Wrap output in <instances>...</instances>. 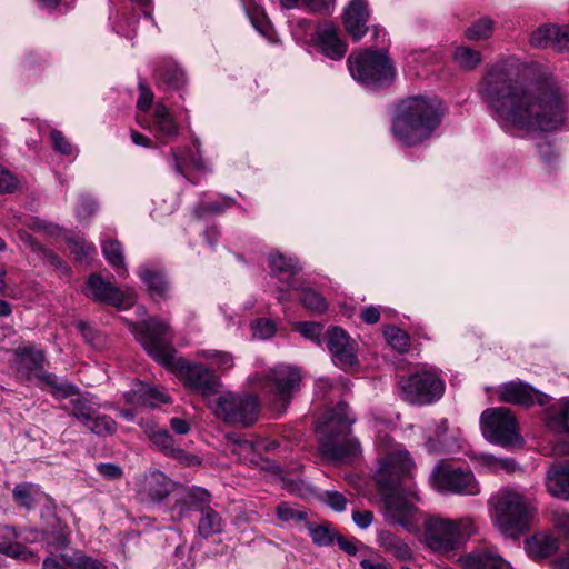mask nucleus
<instances>
[{
    "label": "nucleus",
    "mask_w": 569,
    "mask_h": 569,
    "mask_svg": "<svg viewBox=\"0 0 569 569\" xmlns=\"http://www.w3.org/2000/svg\"><path fill=\"white\" fill-rule=\"evenodd\" d=\"M479 96L497 117L527 131H553L566 120V103L553 78L519 82L503 67H492L482 78Z\"/></svg>",
    "instance_id": "1"
},
{
    "label": "nucleus",
    "mask_w": 569,
    "mask_h": 569,
    "mask_svg": "<svg viewBox=\"0 0 569 569\" xmlns=\"http://www.w3.org/2000/svg\"><path fill=\"white\" fill-rule=\"evenodd\" d=\"M131 331L147 353L161 366L173 372L184 386L202 396L209 406L213 396V373L200 365L176 357L171 345L170 326L156 317L132 325Z\"/></svg>",
    "instance_id": "2"
},
{
    "label": "nucleus",
    "mask_w": 569,
    "mask_h": 569,
    "mask_svg": "<svg viewBox=\"0 0 569 569\" xmlns=\"http://www.w3.org/2000/svg\"><path fill=\"white\" fill-rule=\"evenodd\" d=\"M413 466L409 453L397 450L386 455L376 472L378 491L383 502V515L391 525H399L409 529L413 523L417 511L415 492L407 490L401 485V478Z\"/></svg>",
    "instance_id": "3"
},
{
    "label": "nucleus",
    "mask_w": 569,
    "mask_h": 569,
    "mask_svg": "<svg viewBox=\"0 0 569 569\" xmlns=\"http://www.w3.org/2000/svg\"><path fill=\"white\" fill-rule=\"evenodd\" d=\"M441 103L423 97H411L398 106L392 130L406 146L418 144L428 139L440 123Z\"/></svg>",
    "instance_id": "4"
},
{
    "label": "nucleus",
    "mask_w": 569,
    "mask_h": 569,
    "mask_svg": "<svg viewBox=\"0 0 569 569\" xmlns=\"http://www.w3.org/2000/svg\"><path fill=\"white\" fill-rule=\"evenodd\" d=\"M356 416L345 401L338 402L326 415L325 421L318 428L319 450L332 461L352 459L360 452V443L351 437Z\"/></svg>",
    "instance_id": "5"
},
{
    "label": "nucleus",
    "mask_w": 569,
    "mask_h": 569,
    "mask_svg": "<svg viewBox=\"0 0 569 569\" xmlns=\"http://www.w3.org/2000/svg\"><path fill=\"white\" fill-rule=\"evenodd\" d=\"M490 502L496 526L510 538H518L528 531L537 513L533 496L513 487L500 489Z\"/></svg>",
    "instance_id": "6"
},
{
    "label": "nucleus",
    "mask_w": 569,
    "mask_h": 569,
    "mask_svg": "<svg viewBox=\"0 0 569 569\" xmlns=\"http://www.w3.org/2000/svg\"><path fill=\"white\" fill-rule=\"evenodd\" d=\"M251 380L259 385L269 398L270 408L281 413L300 389L301 372L295 366L279 365L270 369L268 373H256Z\"/></svg>",
    "instance_id": "7"
},
{
    "label": "nucleus",
    "mask_w": 569,
    "mask_h": 569,
    "mask_svg": "<svg viewBox=\"0 0 569 569\" xmlns=\"http://www.w3.org/2000/svg\"><path fill=\"white\" fill-rule=\"evenodd\" d=\"M348 66L352 78L371 89L391 84L396 76L393 63L386 51L351 53Z\"/></svg>",
    "instance_id": "8"
},
{
    "label": "nucleus",
    "mask_w": 569,
    "mask_h": 569,
    "mask_svg": "<svg viewBox=\"0 0 569 569\" xmlns=\"http://www.w3.org/2000/svg\"><path fill=\"white\" fill-rule=\"evenodd\" d=\"M471 530L470 519L431 518L426 525L425 539L432 550L449 553L462 545L470 536Z\"/></svg>",
    "instance_id": "9"
},
{
    "label": "nucleus",
    "mask_w": 569,
    "mask_h": 569,
    "mask_svg": "<svg viewBox=\"0 0 569 569\" xmlns=\"http://www.w3.org/2000/svg\"><path fill=\"white\" fill-rule=\"evenodd\" d=\"M220 385L216 380V416L230 425L249 427L259 417L260 402L256 395H233L230 391H218Z\"/></svg>",
    "instance_id": "10"
},
{
    "label": "nucleus",
    "mask_w": 569,
    "mask_h": 569,
    "mask_svg": "<svg viewBox=\"0 0 569 569\" xmlns=\"http://www.w3.org/2000/svg\"><path fill=\"white\" fill-rule=\"evenodd\" d=\"M480 422L485 438L492 443L512 447L522 442L516 417L508 408L499 407L485 410Z\"/></svg>",
    "instance_id": "11"
},
{
    "label": "nucleus",
    "mask_w": 569,
    "mask_h": 569,
    "mask_svg": "<svg viewBox=\"0 0 569 569\" xmlns=\"http://www.w3.org/2000/svg\"><path fill=\"white\" fill-rule=\"evenodd\" d=\"M399 386L407 402L428 406L438 401L445 392V381L433 371L422 370L401 377Z\"/></svg>",
    "instance_id": "12"
},
{
    "label": "nucleus",
    "mask_w": 569,
    "mask_h": 569,
    "mask_svg": "<svg viewBox=\"0 0 569 569\" xmlns=\"http://www.w3.org/2000/svg\"><path fill=\"white\" fill-rule=\"evenodd\" d=\"M431 478L438 491L461 496H477L480 493V485L473 472L468 468H455L441 463L433 469Z\"/></svg>",
    "instance_id": "13"
},
{
    "label": "nucleus",
    "mask_w": 569,
    "mask_h": 569,
    "mask_svg": "<svg viewBox=\"0 0 569 569\" xmlns=\"http://www.w3.org/2000/svg\"><path fill=\"white\" fill-rule=\"evenodd\" d=\"M137 120L142 128L148 129L162 144L169 143L180 133L176 119L162 102L156 103L150 117L147 114H139Z\"/></svg>",
    "instance_id": "14"
},
{
    "label": "nucleus",
    "mask_w": 569,
    "mask_h": 569,
    "mask_svg": "<svg viewBox=\"0 0 569 569\" xmlns=\"http://www.w3.org/2000/svg\"><path fill=\"white\" fill-rule=\"evenodd\" d=\"M326 339L335 365L347 370L358 363L355 342L347 331L340 327H330L327 330Z\"/></svg>",
    "instance_id": "15"
},
{
    "label": "nucleus",
    "mask_w": 569,
    "mask_h": 569,
    "mask_svg": "<svg viewBox=\"0 0 569 569\" xmlns=\"http://www.w3.org/2000/svg\"><path fill=\"white\" fill-rule=\"evenodd\" d=\"M87 286V295L100 302L112 305L119 309H128L134 303L133 292L120 291L99 274L90 276Z\"/></svg>",
    "instance_id": "16"
},
{
    "label": "nucleus",
    "mask_w": 569,
    "mask_h": 569,
    "mask_svg": "<svg viewBox=\"0 0 569 569\" xmlns=\"http://www.w3.org/2000/svg\"><path fill=\"white\" fill-rule=\"evenodd\" d=\"M498 397L501 401L530 407L537 401L540 405H546L548 396L535 390L528 383L522 381H510L501 385L498 388Z\"/></svg>",
    "instance_id": "17"
},
{
    "label": "nucleus",
    "mask_w": 569,
    "mask_h": 569,
    "mask_svg": "<svg viewBox=\"0 0 569 569\" xmlns=\"http://www.w3.org/2000/svg\"><path fill=\"white\" fill-rule=\"evenodd\" d=\"M369 11L365 0H352L345 9L343 24L355 41H359L367 32Z\"/></svg>",
    "instance_id": "18"
},
{
    "label": "nucleus",
    "mask_w": 569,
    "mask_h": 569,
    "mask_svg": "<svg viewBox=\"0 0 569 569\" xmlns=\"http://www.w3.org/2000/svg\"><path fill=\"white\" fill-rule=\"evenodd\" d=\"M457 562L463 569H513L508 561L489 550H477L460 556Z\"/></svg>",
    "instance_id": "19"
},
{
    "label": "nucleus",
    "mask_w": 569,
    "mask_h": 569,
    "mask_svg": "<svg viewBox=\"0 0 569 569\" xmlns=\"http://www.w3.org/2000/svg\"><path fill=\"white\" fill-rule=\"evenodd\" d=\"M317 46L321 52L332 60H340L347 51V44L339 37L338 29L325 24L317 30Z\"/></svg>",
    "instance_id": "20"
},
{
    "label": "nucleus",
    "mask_w": 569,
    "mask_h": 569,
    "mask_svg": "<svg viewBox=\"0 0 569 569\" xmlns=\"http://www.w3.org/2000/svg\"><path fill=\"white\" fill-rule=\"evenodd\" d=\"M525 548L533 560H541L555 555L559 548L558 539L548 532H537L525 540Z\"/></svg>",
    "instance_id": "21"
},
{
    "label": "nucleus",
    "mask_w": 569,
    "mask_h": 569,
    "mask_svg": "<svg viewBox=\"0 0 569 569\" xmlns=\"http://www.w3.org/2000/svg\"><path fill=\"white\" fill-rule=\"evenodd\" d=\"M290 289L301 291L300 301L305 308L319 313L325 312L327 310L328 303L319 292L307 287H299L296 284V281H290L286 287L278 288L280 292L278 300L280 302L289 300L288 292Z\"/></svg>",
    "instance_id": "22"
},
{
    "label": "nucleus",
    "mask_w": 569,
    "mask_h": 569,
    "mask_svg": "<svg viewBox=\"0 0 569 569\" xmlns=\"http://www.w3.org/2000/svg\"><path fill=\"white\" fill-rule=\"evenodd\" d=\"M170 479L161 471L154 470L147 473L140 485L141 491L152 500H162L171 491Z\"/></svg>",
    "instance_id": "23"
},
{
    "label": "nucleus",
    "mask_w": 569,
    "mask_h": 569,
    "mask_svg": "<svg viewBox=\"0 0 569 569\" xmlns=\"http://www.w3.org/2000/svg\"><path fill=\"white\" fill-rule=\"evenodd\" d=\"M140 426L153 447L166 457H169L177 448L173 437L167 429L158 428L151 420H141Z\"/></svg>",
    "instance_id": "24"
},
{
    "label": "nucleus",
    "mask_w": 569,
    "mask_h": 569,
    "mask_svg": "<svg viewBox=\"0 0 569 569\" xmlns=\"http://www.w3.org/2000/svg\"><path fill=\"white\" fill-rule=\"evenodd\" d=\"M546 487L553 497L569 499V465L550 468L546 475Z\"/></svg>",
    "instance_id": "25"
},
{
    "label": "nucleus",
    "mask_w": 569,
    "mask_h": 569,
    "mask_svg": "<svg viewBox=\"0 0 569 569\" xmlns=\"http://www.w3.org/2000/svg\"><path fill=\"white\" fill-rule=\"evenodd\" d=\"M379 547L396 557L399 560H409L411 558L410 547L399 537L388 530H381L378 533Z\"/></svg>",
    "instance_id": "26"
},
{
    "label": "nucleus",
    "mask_w": 569,
    "mask_h": 569,
    "mask_svg": "<svg viewBox=\"0 0 569 569\" xmlns=\"http://www.w3.org/2000/svg\"><path fill=\"white\" fill-rule=\"evenodd\" d=\"M59 558L67 567L72 569H108L104 562L78 549H73L70 552H61Z\"/></svg>",
    "instance_id": "27"
},
{
    "label": "nucleus",
    "mask_w": 569,
    "mask_h": 569,
    "mask_svg": "<svg viewBox=\"0 0 569 569\" xmlns=\"http://www.w3.org/2000/svg\"><path fill=\"white\" fill-rule=\"evenodd\" d=\"M169 398L154 387L139 382L132 390L131 402L138 405L156 406L158 402H168Z\"/></svg>",
    "instance_id": "28"
},
{
    "label": "nucleus",
    "mask_w": 569,
    "mask_h": 569,
    "mask_svg": "<svg viewBox=\"0 0 569 569\" xmlns=\"http://www.w3.org/2000/svg\"><path fill=\"white\" fill-rule=\"evenodd\" d=\"M139 276L152 295L163 297L169 289V284L161 270H153L149 267H141L139 270Z\"/></svg>",
    "instance_id": "29"
},
{
    "label": "nucleus",
    "mask_w": 569,
    "mask_h": 569,
    "mask_svg": "<svg viewBox=\"0 0 569 569\" xmlns=\"http://www.w3.org/2000/svg\"><path fill=\"white\" fill-rule=\"evenodd\" d=\"M211 495L203 488L194 487L186 492L182 498V503L189 508L203 513L210 510Z\"/></svg>",
    "instance_id": "30"
},
{
    "label": "nucleus",
    "mask_w": 569,
    "mask_h": 569,
    "mask_svg": "<svg viewBox=\"0 0 569 569\" xmlns=\"http://www.w3.org/2000/svg\"><path fill=\"white\" fill-rule=\"evenodd\" d=\"M269 267L277 274L295 276L301 271V266L295 258H287L281 253H271L269 256Z\"/></svg>",
    "instance_id": "31"
},
{
    "label": "nucleus",
    "mask_w": 569,
    "mask_h": 569,
    "mask_svg": "<svg viewBox=\"0 0 569 569\" xmlns=\"http://www.w3.org/2000/svg\"><path fill=\"white\" fill-rule=\"evenodd\" d=\"M1 538H16L21 539L27 543H36L43 539V532L37 528H21L17 529L10 526H0Z\"/></svg>",
    "instance_id": "32"
},
{
    "label": "nucleus",
    "mask_w": 569,
    "mask_h": 569,
    "mask_svg": "<svg viewBox=\"0 0 569 569\" xmlns=\"http://www.w3.org/2000/svg\"><path fill=\"white\" fill-rule=\"evenodd\" d=\"M306 527L312 539V542L319 547L332 545L338 533L331 528L329 523L316 525L307 522Z\"/></svg>",
    "instance_id": "33"
},
{
    "label": "nucleus",
    "mask_w": 569,
    "mask_h": 569,
    "mask_svg": "<svg viewBox=\"0 0 569 569\" xmlns=\"http://www.w3.org/2000/svg\"><path fill=\"white\" fill-rule=\"evenodd\" d=\"M19 363L28 371H36L41 368L44 355L33 347H23L16 350Z\"/></svg>",
    "instance_id": "34"
},
{
    "label": "nucleus",
    "mask_w": 569,
    "mask_h": 569,
    "mask_svg": "<svg viewBox=\"0 0 569 569\" xmlns=\"http://www.w3.org/2000/svg\"><path fill=\"white\" fill-rule=\"evenodd\" d=\"M492 32L493 21L488 17H483L475 21L466 30V37L472 41L486 40L491 37Z\"/></svg>",
    "instance_id": "35"
},
{
    "label": "nucleus",
    "mask_w": 569,
    "mask_h": 569,
    "mask_svg": "<svg viewBox=\"0 0 569 569\" xmlns=\"http://www.w3.org/2000/svg\"><path fill=\"white\" fill-rule=\"evenodd\" d=\"M84 427H87L91 432L96 433L97 436L106 437L114 433L117 429V423L109 416L96 413L91 418L90 423H87Z\"/></svg>",
    "instance_id": "36"
},
{
    "label": "nucleus",
    "mask_w": 569,
    "mask_h": 569,
    "mask_svg": "<svg viewBox=\"0 0 569 569\" xmlns=\"http://www.w3.org/2000/svg\"><path fill=\"white\" fill-rule=\"evenodd\" d=\"M41 380L52 388V393L56 397L67 398L78 393V388L69 382H59L58 377L53 373L44 372L40 376Z\"/></svg>",
    "instance_id": "37"
},
{
    "label": "nucleus",
    "mask_w": 569,
    "mask_h": 569,
    "mask_svg": "<svg viewBox=\"0 0 569 569\" xmlns=\"http://www.w3.org/2000/svg\"><path fill=\"white\" fill-rule=\"evenodd\" d=\"M548 426L556 432L569 433V398L561 401L558 412L550 415Z\"/></svg>",
    "instance_id": "38"
},
{
    "label": "nucleus",
    "mask_w": 569,
    "mask_h": 569,
    "mask_svg": "<svg viewBox=\"0 0 569 569\" xmlns=\"http://www.w3.org/2000/svg\"><path fill=\"white\" fill-rule=\"evenodd\" d=\"M453 59L462 69L472 70L480 64L481 54L468 47H459L455 51Z\"/></svg>",
    "instance_id": "39"
},
{
    "label": "nucleus",
    "mask_w": 569,
    "mask_h": 569,
    "mask_svg": "<svg viewBox=\"0 0 569 569\" xmlns=\"http://www.w3.org/2000/svg\"><path fill=\"white\" fill-rule=\"evenodd\" d=\"M106 259L113 268H121L126 273L122 247L117 240H108L102 243Z\"/></svg>",
    "instance_id": "40"
},
{
    "label": "nucleus",
    "mask_w": 569,
    "mask_h": 569,
    "mask_svg": "<svg viewBox=\"0 0 569 569\" xmlns=\"http://www.w3.org/2000/svg\"><path fill=\"white\" fill-rule=\"evenodd\" d=\"M278 518L287 523H301L307 520V511L303 508H295L288 502H281L277 507Z\"/></svg>",
    "instance_id": "41"
},
{
    "label": "nucleus",
    "mask_w": 569,
    "mask_h": 569,
    "mask_svg": "<svg viewBox=\"0 0 569 569\" xmlns=\"http://www.w3.org/2000/svg\"><path fill=\"white\" fill-rule=\"evenodd\" d=\"M71 415L83 426L90 423L91 418L97 413L96 408L86 398L72 400Z\"/></svg>",
    "instance_id": "42"
},
{
    "label": "nucleus",
    "mask_w": 569,
    "mask_h": 569,
    "mask_svg": "<svg viewBox=\"0 0 569 569\" xmlns=\"http://www.w3.org/2000/svg\"><path fill=\"white\" fill-rule=\"evenodd\" d=\"M0 553L20 561H30L36 555L20 542H1Z\"/></svg>",
    "instance_id": "43"
},
{
    "label": "nucleus",
    "mask_w": 569,
    "mask_h": 569,
    "mask_svg": "<svg viewBox=\"0 0 569 569\" xmlns=\"http://www.w3.org/2000/svg\"><path fill=\"white\" fill-rule=\"evenodd\" d=\"M557 32L556 26H542L531 33L530 43L536 48L551 47L552 38Z\"/></svg>",
    "instance_id": "44"
},
{
    "label": "nucleus",
    "mask_w": 569,
    "mask_h": 569,
    "mask_svg": "<svg viewBox=\"0 0 569 569\" xmlns=\"http://www.w3.org/2000/svg\"><path fill=\"white\" fill-rule=\"evenodd\" d=\"M68 247L71 254L74 256V259L79 262H84L94 251V246L92 243H88L83 239L72 238L68 241Z\"/></svg>",
    "instance_id": "45"
},
{
    "label": "nucleus",
    "mask_w": 569,
    "mask_h": 569,
    "mask_svg": "<svg viewBox=\"0 0 569 569\" xmlns=\"http://www.w3.org/2000/svg\"><path fill=\"white\" fill-rule=\"evenodd\" d=\"M385 336L389 342V345L396 349L399 352L407 351L409 347V338L408 335L396 328V327H389L385 331Z\"/></svg>",
    "instance_id": "46"
},
{
    "label": "nucleus",
    "mask_w": 569,
    "mask_h": 569,
    "mask_svg": "<svg viewBox=\"0 0 569 569\" xmlns=\"http://www.w3.org/2000/svg\"><path fill=\"white\" fill-rule=\"evenodd\" d=\"M159 76L166 83L177 89L181 88L186 81L183 70L173 64L166 70H159Z\"/></svg>",
    "instance_id": "47"
},
{
    "label": "nucleus",
    "mask_w": 569,
    "mask_h": 569,
    "mask_svg": "<svg viewBox=\"0 0 569 569\" xmlns=\"http://www.w3.org/2000/svg\"><path fill=\"white\" fill-rule=\"evenodd\" d=\"M551 522L562 538L569 542V511L565 509L552 511Z\"/></svg>",
    "instance_id": "48"
},
{
    "label": "nucleus",
    "mask_w": 569,
    "mask_h": 569,
    "mask_svg": "<svg viewBox=\"0 0 569 569\" xmlns=\"http://www.w3.org/2000/svg\"><path fill=\"white\" fill-rule=\"evenodd\" d=\"M253 336L259 339H268L276 332V323L270 319L260 318L252 322Z\"/></svg>",
    "instance_id": "49"
},
{
    "label": "nucleus",
    "mask_w": 569,
    "mask_h": 569,
    "mask_svg": "<svg viewBox=\"0 0 569 569\" xmlns=\"http://www.w3.org/2000/svg\"><path fill=\"white\" fill-rule=\"evenodd\" d=\"M12 496L14 501L27 509H31L33 507V499L31 495V485L28 483H19L14 487L12 491Z\"/></svg>",
    "instance_id": "50"
},
{
    "label": "nucleus",
    "mask_w": 569,
    "mask_h": 569,
    "mask_svg": "<svg viewBox=\"0 0 569 569\" xmlns=\"http://www.w3.org/2000/svg\"><path fill=\"white\" fill-rule=\"evenodd\" d=\"M481 460L486 466L490 467L493 470L501 469L506 470L507 472H512L517 468L516 461L510 458L500 459L490 455H485L482 456Z\"/></svg>",
    "instance_id": "51"
},
{
    "label": "nucleus",
    "mask_w": 569,
    "mask_h": 569,
    "mask_svg": "<svg viewBox=\"0 0 569 569\" xmlns=\"http://www.w3.org/2000/svg\"><path fill=\"white\" fill-rule=\"evenodd\" d=\"M322 499L332 510L337 512H341L346 509L347 498L338 491L327 490L323 492Z\"/></svg>",
    "instance_id": "52"
},
{
    "label": "nucleus",
    "mask_w": 569,
    "mask_h": 569,
    "mask_svg": "<svg viewBox=\"0 0 569 569\" xmlns=\"http://www.w3.org/2000/svg\"><path fill=\"white\" fill-rule=\"evenodd\" d=\"M298 331L306 338L317 341H320L322 325L318 322H299L297 323Z\"/></svg>",
    "instance_id": "53"
},
{
    "label": "nucleus",
    "mask_w": 569,
    "mask_h": 569,
    "mask_svg": "<svg viewBox=\"0 0 569 569\" xmlns=\"http://www.w3.org/2000/svg\"><path fill=\"white\" fill-rule=\"evenodd\" d=\"M234 367V357L227 351H216V375H224Z\"/></svg>",
    "instance_id": "54"
},
{
    "label": "nucleus",
    "mask_w": 569,
    "mask_h": 569,
    "mask_svg": "<svg viewBox=\"0 0 569 569\" xmlns=\"http://www.w3.org/2000/svg\"><path fill=\"white\" fill-rule=\"evenodd\" d=\"M169 458L174 459L177 462H179L183 467H193L199 466L201 463V460L198 456L188 453L182 448L178 447L172 451V453L169 456Z\"/></svg>",
    "instance_id": "55"
},
{
    "label": "nucleus",
    "mask_w": 569,
    "mask_h": 569,
    "mask_svg": "<svg viewBox=\"0 0 569 569\" xmlns=\"http://www.w3.org/2000/svg\"><path fill=\"white\" fill-rule=\"evenodd\" d=\"M77 214L80 219H89L97 211L98 204L90 196L81 194Z\"/></svg>",
    "instance_id": "56"
},
{
    "label": "nucleus",
    "mask_w": 569,
    "mask_h": 569,
    "mask_svg": "<svg viewBox=\"0 0 569 569\" xmlns=\"http://www.w3.org/2000/svg\"><path fill=\"white\" fill-rule=\"evenodd\" d=\"M98 472L108 480H118L123 477L122 468L117 463L101 462L97 465Z\"/></svg>",
    "instance_id": "57"
},
{
    "label": "nucleus",
    "mask_w": 569,
    "mask_h": 569,
    "mask_svg": "<svg viewBox=\"0 0 569 569\" xmlns=\"http://www.w3.org/2000/svg\"><path fill=\"white\" fill-rule=\"evenodd\" d=\"M557 36H553L551 48L558 51H563L569 49V27H558L556 26Z\"/></svg>",
    "instance_id": "58"
},
{
    "label": "nucleus",
    "mask_w": 569,
    "mask_h": 569,
    "mask_svg": "<svg viewBox=\"0 0 569 569\" xmlns=\"http://www.w3.org/2000/svg\"><path fill=\"white\" fill-rule=\"evenodd\" d=\"M198 533L203 538H210L213 535V520L211 517V509L201 513L198 522Z\"/></svg>",
    "instance_id": "59"
},
{
    "label": "nucleus",
    "mask_w": 569,
    "mask_h": 569,
    "mask_svg": "<svg viewBox=\"0 0 569 569\" xmlns=\"http://www.w3.org/2000/svg\"><path fill=\"white\" fill-rule=\"evenodd\" d=\"M51 140H52V143H53V148L63 153V154H71L72 152V147L71 144L67 141V139L63 137V134L58 131V130H52L51 131Z\"/></svg>",
    "instance_id": "60"
},
{
    "label": "nucleus",
    "mask_w": 569,
    "mask_h": 569,
    "mask_svg": "<svg viewBox=\"0 0 569 569\" xmlns=\"http://www.w3.org/2000/svg\"><path fill=\"white\" fill-rule=\"evenodd\" d=\"M336 0H306L307 7L319 13H330L333 9Z\"/></svg>",
    "instance_id": "61"
},
{
    "label": "nucleus",
    "mask_w": 569,
    "mask_h": 569,
    "mask_svg": "<svg viewBox=\"0 0 569 569\" xmlns=\"http://www.w3.org/2000/svg\"><path fill=\"white\" fill-rule=\"evenodd\" d=\"M352 520L360 529H367L373 521V513L370 510L353 511Z\"/></svg>",
    "instance_id": "62"
},
{
    "label": "nucleus",
    "mask_w": 569,
    "mask_h": 569,
    "mask_svg": "<svg viewBox=\"0 0 569 569\" xmlns=\"http://www.w3.org/2000/svg\"><path fill=\"white\" fill-rule=\"evenodd\" d=\"M17 187V179L0 167V192H11Z\"/></svg>",
    "instance_id": "63"
},
{
    "label": "nucleus",
    "mask_w": 569,
    "mask_h": 569,
    "mask_svg": "<svg viewBox=\"0 0 569 569\" xmlns=\"http://www.w3.org/2000/svg\"><path fill=\"white\" fill-rule=\"evenodd\" d=\"M335 541L338 543L339 548L347 555L355 556L358 551V540L355 538L348 540L341 535L337 533Z\"/></svg>",
    "instance_id": "64"
}]
</instances>
